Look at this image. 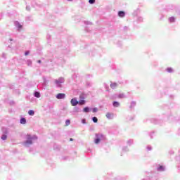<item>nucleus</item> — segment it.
<instances>
[{
    "label": "nucleus",
    "mask_w": 180,
    "mask_h": 180,
    "mask_svg": "<svg viewBox=\"0 0 180 180\" xmlns=\"http://www.w3.org/2000/svg\"><path fill=\"white\" fill-rule=\"evenodd\" d=\"M79 98H80V99H82V100L85 99V98H84L83 96H80Z\"/></svg>",
    "instance_id": "44"
},
{
    "label": "nucleus",
    "mask_w": 180,
    "mask_h": 180,
    "mask_svg": "<svg viewBox=\"0 0 180 180\" xmlns=\"http://www.w3.org/2000/svg\"><path fill=\"white\" fill-rule=\"evenodd\" d=\"M1 16H3L2 13L1 14Z\"/></svg>",
    "instance_id": "53"
},
{
    "label": "nucleus",
    "mask_w": 180,
    "mask_h": 180,
    "mask_svg": "<svg viewBox=\"0 0 180 180\" xmlns=\"http://www.w3.org/2000/svg\"><path fill=\"white\" fill-rule=\"evenodd\" d=\"M34 96L35 98H40V96H41L40 92H39V91H34Z\"/></svg>",
    "instance_id": "16"
},
{
    "label": "nucleus",
    "mask_w": 180,
    "mask_h": 180,
    "mask_svg": "<svg viewBox=\"0 0 180 180\" xmlns=\"http://www.w3.org/2000/svg\"><path fill=\"white\" fill-rule=\"evenodd\" d=\"M106 117H107V119L112 120V119H113V117H115V115L113 113L107 112Z\"/></svg>",
    "instance_id": "9"
},
{
    "label": "nucleus",
    "mask_w": 180,
    "mask_h": 180,
    "mask_svg": "<svg viewBox=\"0 0 180 180\" xmlns=\"http://www.w3.org/2000/svg\"><path fill=\"white\" fill-rule=\"evenodd\" d=\"M2 132H3V134L1 135V140L5 141L8 139V134L9 133V131L6 128H2Z\"/></svg>",
    "instance_id": "4"
},
{
    "label": "nucleus",
    "mask_w": 180,
    "mask_h": 180,
    "mask_svg": "<svg viewBox=\"0 0 180 180\" xmlns=\"http://www.w3.org/2000/svg\"><path fill=\"white\" fill-rule=\"evenodd\" d=\"M68 1H70V2L72 1V0H68Z\"/></svg>",
    "instance_id": "52"
},
{
    "label": "nucleus",
    "mask_w": 180,
    "mask_h": 180,
    "mask_svg": "<svg viewBox=\"0 0 180 180\" xmlns=\"http://www.w3.org/2000/svg\"><path fill=\"white\" fill-rule=\"evenodd\" d=\"M13 103H15V102H13V101L10 102V105H13Z\"/></svg>",
    "instance_id": "46"
},
{
    "label": "nucleus",
    "mask_w": 180,
    "mask_h": 180,
    "mask_svg": "<svg viewBox=\"0 0 180 180\" xmlns=\"http://www.w3.org/2000/svg\"><path fill=\"white\" fill-rule=\"evenodd\" d=\"M166 71H167V72H169V73L174 72V70H172V68H167L166 69Z\"/></svg>",
    "instance_id": "23"
},
{
    "label": "nucleus",
    "mask_w": 180,
    "mask_h": 180,
    "mask_svg": "<svg viewBox=\"0 0 180 180\" xmlns=\"http://www.w3.org/2000/svg\"><path fill=\"white\" fill-rule=\"evenodd\" d=\"M13 41V39H10V41Z\"/></svg>",
    "instance_id": "51"
},
{
    "label": "nucleus",
    "mask_w": 180,
    "mask_h": 180,
    "mask_svg": "<svg viewBox=\"0 0 180 180\" xmlns=\"http://www.w3.org/2000/svg\"><path fill=\"white\" fill-rule=\"evenodd\" d=\"M118 16L120 18H124V16H126V13L124 11H119Z\"/></svg>",
    "instance_id": "11"
},
{
    "label": "nucleus",
    "mask_w": 180,
    "mask_h": 180,
    "mask_svg": "<svg viewBox=\"0 0 180 180\" xmlns=\"http://www.w3.org/2000/svg\"><path fill=\"white\" fill-rule=\"evenodd\" d=\"M28 115H29L30 116H34V110H30L28 111Z\"/></svg>",
    "instance_id": "17"
},
{
    "label": "nucleus",
    "mask_w": 180,
    "mask_h": 180,
    "mask_svg": "<svg viewBox=\"0 0 180 180\" xmlns=\"http://www.w3.org/2000/svg\"><path fill=\"white\" fill-rule=\"evenodd\" d=\"M54 82L57 88H63V84L65 82V79L64 77H60L58 78V79H56Z\"/></svg>",
    "instance_id": "2"
},
{
    "label": "nucleus",
    "mask_w": 180,
    "mask_h": 180,
    "mask_svg": "<svg viewBox=\"0 0 180 180\" xmlns=\"http://www.w3.org/2000/svg\"><path fill=\"white\" fill-rule=\"evenodd\" d=\"M112 106L114 108H119V106H120V103H119L118 101H114L112 103Z\"/></svg>",
    "instance_id": "12"
},
{
    "label": "nucleus",
    "mask_w": 180,
    "mask_h": 180,
    "mask_svg": "<svg viewBox=\"0 0 180 180\" xmlns=\"http://www.w3.org/2000/svg\"><path fill=\"white\" fill-rule=\"evenodd\" d=\"M155 124H158V120H156V121L155 122Z\"/></svg>",
    "instance_id": "47"
},
{
    "label": "nucleus",
    "mask_w": 180,
    "mask_h": 180,
    "mask_svg": "<svg viewBox=\"0 0 180 180\" xmlns=\"http://www.w3.org/2000/svg\"><path fill=\"white\" fill-rule=\"evenodd\" d=\"M169 22L170 23H174V22H175V18H174V17H170V18H169Z\"/></svg>",
    "instance_id": "18"
},
{
    "label": "nucleus",
    "mask_w": 180,
    "mask_h": 180,
    "mask_svg": "<svg viewBox=\"0 0 180 180\" xmlns=\"http://www.w3.org/2000/svg\"><path fill=\"white\" fill-rule=\"evenodd\" d=\"M26 10H27V11H30V6H27V7H26Z\"/></svg>",
    "instance_id": "40"
},
{
    "label": "nucleus",
    "mask_w": 180,
    "mask_h": 180,
    "mask_svg": "<svg viewBox=\"0 0 180 180\" xmlns=\"http://www.w3.org/2000/svg\"><path fill=\"white\" fill-rule=\"evenodd\" d=\"M27 65H29V66L32 65V60H27Z\"/></svg>",
    "instance_id": "32"
},
{
    "label": "nucleus",
    "mask_w": 180,
    "mask_h": 180,
    "mask_svg": "<svg viewBox=\"0 0 180 180\" xmlns=\"http://www.w3.org/2000/svg\"><path fill=\"white\" fill-rule=\"evenodd\" d=\"M127 144H128V146H131V144H133V139H129Z\"/></svg>",
    "instance_id": "21"
},
{
    "label": "nucleus",
    "mask_w": 180,
    "mask_h": 180,
    "mask_svg": "<svg viewBox=\"0 0 180 180\" xmlns=\"http://www.w3.org/2000/svg\"><path fill=\"white\" fill-rule=\"evenodd\" d=\"M70 103L72 106H77V105H79V101H77V98H73L71 99Z\"/></svg>",
    "instance_id": "6"
},
{
    "label": "nucleus",
    "mask_w": 180,
    "mask_h": 180,
    "mask_svg": "<svg viewBox=\"0 0 180 180\" xmlns=\"http://www.w3.org/2000/svg\"><path fill=\"white\" fill-rule=\"evenodd\" d=\"M143 20V17L138 18V22H141Z\"/></svg>",
    "instance_id": "36"
},
{
    "label": "nucleus",
    "mask_w": 180,
    "mask_h": 180,
    "mask_svg": "<svg viewBox=\"0 0 180 180\" xmlns=\"http://www.w3.org/2000/svg\"><path fill=\"white\" fill-rule=\"evenodd\" d=\"M146 150L148 151H151V150H153V147H151V146L148 145L147 147H146Z\"/></svg>",
    "instance_id": "29"
},
{
    "label": "nucleus",
    "mask_w": 180,
    "mask_h": 180,
    "mask_svg": "<svg viewBox=\"0 0 180 180\" xmlns=\"http://www.w3.org/2000/svg\"><path fill=\"white\" fill-rule=\"evenodd\" d=\"M65 124H66L67 126H70V124H71V120H67L65 121Z\"/></svg>",
    "instance_id": "28"
},
{
    "label": "nucleus",
    "mask_w": 180,
    "mask_h": 180,
    "mask_svg": "<svg viewBox=\"0 0 180 180\" xmlns=\"http://www.w3.org/2000/svg\"><path fill=\"white\" fill-rule=\"evenodd\" d=\"M86 102L85 100H80L79 101V105H85Z\"/></svg>",
    "instance_id": "24"
},
{
    "label": "nucleus",
    "mask_w": 180,
    "mask_h": 180,
    "mask_svg": "<svg viewBox=\"0 0 180 180\" xmlns=\"http://www.w3.org/2000/svg\"><path fill=\"white\" fill-rule=\"evenodd\" d=\"M169 154H174V151H170Z\"/></svg>",
    "instance_id": "50"
},
{
    "label": "nucleus",
    "mask_w": 180,
    "mask_h": 180,
    "mask_svg": "<svg viewBox=\"0 0 180 180\" xmlns=\"http://www.w3.org/2000/svg\"><path fill=\"white\" fill-rule=\"evenodd\" d=\"M20 123L21 124H26V118H25V117L20 118Z\"/></svg>",
    "instance_id": "15"
},
{
    "label": "nucleus",
    "mask_w": 180,
    "mask_h": 180,
    "mask_svg": "<svg viewBox=\"0 0 180 180\" xmlns=\"http://www.w3.org/2000/svg\"><path fill=\"white\" fill-rule=\"evenodd\" d=\"M102 140H106V136L102 134H96V139H94L95 144H99Z\"/></svg>",
    "instance_id": "3"
},
{
    "label": "nucleus",
    "mask_w": 180,
    "mask_h": 180,
    "mask_svg": "<svg viewBox=\"0 0 180 180\" xmlns=\"http://www.w3.org/2000/svg\"><path fill=\"white\" fill-rule=\"evenodd\" d=\"M157 171H158L159 172H162L164 171H165V167L162 165H160L158 168H157Z\"/></svg>",
    "instance_id": "10"
},
{
    "label": "nucleus",
    "mask_w": 180,
    "mask_h": 180,
    "mask_svg": "<svg viewBox=\"0 0 180 180\" xmlns=\"http://www.w3.org/2000/svg\"><path fill=\"white\" fill-rule=\"evenodd\" d=\"M14 25L15 26V27H17L18 31L20 32V30H22V25H20V22L18 21H15Z\"/></svg>",
    "instance_id": "5"
},
{
    "label": "nucleus",
    "mask_w": 180,
    "mask_h": 180,
    "mask_svg": "<svg viewBox=\"0 0 180 180\" xmlns=\"http://www.w3.org/2000/svg\"><path fill=\"white\" fill-rule=\"evenodd\" d=\"M84 25H92V22L89 21H84Z\"/></svg>",
    "instance_id": "34"
},
{
    "label": "nucleus",
    "mask_w": 180,
    "mask_h": 180,
    "mask_svg": "<svg viewBox=\"0 0 180 180\" xmlns=\"http://www.w3.org/2000/svg\"><path fill=\"white\" fill-rule=\"evenodd\" d=\"M91 110H92L93 113H96L98 112L97 108H91Z\"/></svg>",
    "instance_id": "27"
},
{
    "label": "nucleus",
    "mask_w": 180,
    "mask_h": 180,
    "mask_svg": "<svg viewBox=\"0 0 180 180\" xmlns=\"http://www.w3.org/2000/svg\"><path fill=\"white\" fill-rule=\"evenodd\" d=\"M90 111H91V108H89V107H85L83 109V112H84V113H89Z\"/></svg>",
    "instance_id": "14"
},
{
    "label": "nucleus",
    "mask_w": 180,
    "mask_h": 180,
    "mask_svg": "<svg viewBox=\"0 0 180 180\" xmlns=\"http://www.w3.org/2000/svg\"><path fill=\"white\" fill-rule=\"evenodd\" d=\"M124 30H129V27L127 26L124 27Z\"/></svg>",
    "instance_id": "39"
},
{
    "label": "nucleus",
    "mask_w": 180,
    "mask_h": 180,
    "mask_svg": "<svg viewBox=\"0 0 180 180\" xmlns=\"http://www.w3.org/2000/svg\"><path fill=\"white\" fill-rule=\"evenodd\" d=\"M46 39H47V40H50V39H51V36L50 34H48L46 36Z\"/></svg>",
    "instance_id": "37"
},
{
    "label": "nucleus",
    "mask_w": 180,
    "mask_h": 180,
    "mask_svg": "<svg viewBox=\"0 0 180 180\" xmlns=\"http://www.w3.org/2000/svg\"><path fill=\"white\" fill-rule=\"evenodd\" d=\"M118 98H120V99H123V98H125V96L123 94H120Z\"/></svg>",
    "instance_id": "26"
},
{
    "label": "nucleus",
    "mask_w": 180,
    "mask_h": 180,
    "mask_svg": "<svg viewBox=\"0 0 180 180\" xmlns=\"http://www.w3.org/2000/svg\"><path fill=\"white\" fill-rule=\"evenodd\" d=\"M103 86L105 88V90L107 91V92H109V85H108V84L106 83H104Z\"/></svg>",
    "instance_id": "19"
},
{
    "label": "nucleus",
    "mask_w": 180,
    "mask_h": 180,
    "mask_svg": "<svg viewBox=\"0 0 180 180\" xmlns=\"http://www.w3.org/2000/svg\"><path fill=\"white\" fill-rule=\"evenodd\" d=\"M70 141H74V139L72 138H70Z\"/></svg>",
    "instance_id": "48"
},
{
    "label": "nucleus",
    "mask_w": 180,
    "mask_h": 180,
    "mask_svg": "<svg viewBox=\"0 0 180 180\" xmlns=\"http://www.w3.org/2000/svg\"><path fill=\"white\" fill-rule=\"evenodd\" d=\"M134 119V117H130L129 118H128V120H133Z\"/></svg>",
    "instance_id": "42"
},
{
    "label": "nucleus",
    "mask_w": 180,
    "mask_h": 180,
    "mask_svg": "<svg viewBox=\"0 0 180 180\" xmlns=\"http://www.w3.org/2000/svg\"><path fill=\"white\" fill-rule=\"evenodd\" d=\"M94 2L95 0H89V4H90L91 5L94 4Z\"/></svg>",
    "instance_id": "33"
},
{
    "label": "nucleus",
    "mask_w": 180,
    "mask_h": 180,
    "mask_svg": "<svg viewBox=\"0 0 180 180\" xmlns=\"http://www.w3.org/2000/svg\"><path fill=\"white\" fill-rule=\"evenodd\" d=\"M38 63H39V64L41 63V60H38Z\"/></svg>",
    "instance_id": "49"
},
{
    "label": "nucleus",
    "mask_w": 180,
    "mask_h": 180,
    "mask_svg": "<svg viewBox=\"0 0 180 180\" xmlns=\"http://www.w3.org/2000/svg\"><path fill=\"white\" fill-rule=\"evenodd\" d=\"M29 54H30L29 51H25V56H29Z\"/></svg>",
    "instance_id": "38"
},
{
    "label": "nucleus",
    "mask_w": 180,
    "mask_h": 180,
    "mask_svg": "<svg viewBox=\"0 0 180 180\" xmlns=\"http://www.w3.org/2000/svg\"><path fill=\"white\" fill-rule=\"evenodd\" d=\"M67 160H70V158L68 156H63L62 158V161H67Z\"/></svg>",
    "instance_id": "25"
},
{
    "label": "nucleus",
    "mask_w": 180,
    "mask_h": 180,
    "mask_svg": "<svg viewBox=\"0 0 180 180\" xmlns=\"http://www.w3.org/2000/svg\"><path fill=\"white\" fill-rule=\"evenodd\" d=\"M162 19H164V15H162L160 18V20H162Z\"/></svg>",
    "instance_id": "43"
},
{
    "label": "nucleus",
    "mask_w": 180,
    "mask_h": 180,
    "mask_svg": "<svg viewBox=\"0 0 180 180\" xmlns=\"http://www.w3.org/2000/svg\"><path fill=\"white\" fill-rule=\"evenodd\" d=\"M2 57H3V58H6V54L3 53V54H2Z\"/></svg>",
    "instance_id": "41"
},
{
    "label": "nucleus",
    "mask_w": 180,
    "mask_h": 180,
    "mask_svg": "<svg viewBox=\"0 0 180 180\" xmlns=\"http://www.w3.org/2000/svg\"><path fill=\"white\" fill-rule=\"evenodd\" d=\"M136 101H131L129 106L130 110H134V108H136Z\"/></svg>",
    "instance_id": "8"
},
{
    "label": "nucleus",
    "mask_w": 180,
    "mask_h": 180,
    "mask_svg": "<svg viewBox=\"0 0 180 180\" xmlns=\"http://www.w3.org/2000/svg\"><path fill=\"white\" fill-rule=\"evenodd\" d=\"M26 139L27 140L23 143V145L25 147H29L33 144V141H34V140H37V136H31L30 134H27Z\"/></svg>",
    "instance_id": "1"
},
{
    "label": "nucleus",
    "mask_w": 180,
    "mask_h": 180,
    "mask_svg": "<svg viewBox=\"0 0 180 180\" xmlns=\"http://www.w3.org/2000/svg\"><path fill=\"white\" fill-rule=\"evenodd\" d=\"M82 123H83V124H86V119H82Z\"/></svg>",
    "instance_id": "35"
},
{
    "label": "nucleus",
    "mask_w": 180,
    "mask_h": 180,
    "mask_svg": "<svg viewBox=\"0 0 180 180\" xmlns=\"http://www.w3.org/2000/svg\"><path fill=\"white\" fill-rule=\"evenodd\" d=\"M85 30H86V32H89V30H88V27H86Z\"/></svg>",
    "instance_id": "45"
},
{
    "label": "nucleus",
    "mask_w": 180,
    "mask_h": 180,
    "mask_svg": "<svg viewBox=\"0 0 180 180\" xmlns=\"http://www.w3.org/2000/svg\"><path fill=\"white\" fill-rule=\"evenodd\" d=\"M155 133V131L150 132V134H149L150 139H153Z\"/></svg>",
    "instance_id": "31"
},
{
    "label": "nucleus",
    "mask_w": 180,
    "mask_h": 180,
    "mask_svg": "<svg viewBox=\"0 0 180 180\" xmlns=\"http://www.w3.org/2000/svg\"><path fill=\"white\" fill-rule=\"evenodd\" d=\"M74 110L77 112H81V109H79L78 107H75Z\"/></svg>",
    "instance_id": "30"
},
{
    "label": "nucleus",
    "mask_w": 180,
    "mask_h": 180,
    "mask_svg": "<svg viewBox=\"0 0 180 180\" xmlns=\"http://www.w3.org/2000/svg\"><path fill=\"white\" fill-rule=\"evenodd\" d=\"M122 151L123 153H127V151H129V148H127V146L123 147Z\"/></svg>",
    "instance_id": "22"
},
{
    "label": "nucleus",
    "mask_w": 180,
    "mask_h": 180,
    "mask_svg": "<svg viewBox=\"0 0 180 180\" xmlns=\"http://www.w3.org/2000/svg\"><path fill=\"white\" fill-rule=\"evenodd\" d=\"M56 99H65V94L59 93L56 96Z\"/></svg>",
    "instance_id": "7"
},
{
    "label": "nucleus",
    "mask_w": 180,
    "mask_h": 180,
    "mask_svg": "<svg viewBox=\"0 0 180 180\" xmlns=\"http://www.w3.org/2000/svg\"><path fill=\"white\" fill-rule=\"evenodd\" d=\"M91 120H92V122H94V123H98V117H93L91 118Z\"/></svg>",
    "instance_id": "20"
},
{
    "label": "nucleus",
    "mask_w": 180,
    "mask_h": 180,
    "mask_svg": "<svg viewBox=\"0 0 180 180\" xmlns=\"http://www.w3.org/2000/svg\"><path fill=\"white\" fill-rule=\"evenodd\" d=\"M110 86L112 88V89H115L117 87V83H111Z\"/></svg>",
    "instance_id": "13"
}]
</instances>
